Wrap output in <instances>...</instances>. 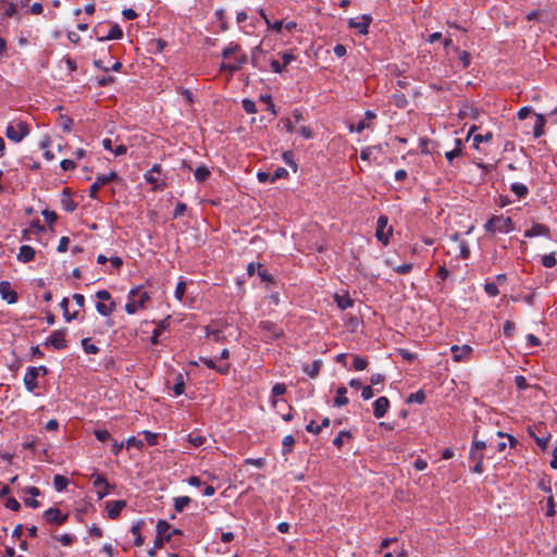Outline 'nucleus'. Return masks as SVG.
Returning a JSON list of instances; mask_svg holds the SVG:
<instances>
[{"label":"nucleus","instance_id":"obj_1","mask_svg":"<svg viewBox=\"0 0 557 557\" xmlns=\"http://www.w3.org/2000/svg\"><path fill=\"white\" fill-rule=\"evenodd\" d=\"M171 525L165 520H159L156 527V539L153 542V547L148 549L147 554L150 557H154L157 554V549L163 548L164 544L171 540L170 533Z\"/></svg>","mask_w":557,"mask_h":557},{"label":"nucleus","instance_id":"obj_2","mask_svg":"<svg viewBox=\"0 0 557 557\" xmlns=\"http://www.w3.org/2000/svg\"><path fill=\"white\" fill-rule=\"evenodd\" d=\"M150 299L147 292H140V287H133L128 293V301L125 305V311L128 314H134L138 309L145 307V304Z\"/></svg>","mask_w":557,"mask_h":557},{"label":"nucleus","instance_id":"obj_3","mask_svg":"<svg viewBox=\"0 0 557 557\" xmlns=\"http://www.w3.org/2000/svg\"><path fill=\"white\" fill-rule=\"evenodd\" d=\"M486 232L490 233H510L515 228L513 221L509 216L493 215L484 225Z\"/></svg>","mask_w":557,"mask_h":557},{"label":"nucleus","instance_id":"obj_4","mask_svg":"<svg viewBox=\"0 0 557 557\" xmlns=\"http://www.w3.org/2000/svg\"><path fill=\"white\" fill-rule=\"evenodd\" d=\"M258 329L263 337L264 342H271L281 338L284 335V331L276 323L264 320L260 321Z\"/></svg>","mask_w":557,"mask_h":557},{"label":"nucleus","instance_id":"obj_5","mask_svg":"<svg viewBox=\"0 0 557 557\" xmlns=\"http://www.w3.org/2000/svg\"><path fill=\"white\" fill-rule=\"evenodd\" d=\"M29 134V127L26 122L17 121L15 123H10L5 129V136L14 141L20 143Z\"/></svg>","mask_w":557,"mask_h":557},{"label":"nucleus","instance_id":"obj_6","mask_svg":"<svg viewBox=\"0 0 557 557\" xmlns=\"http://www.w3.org/2000/svg\"><path fill=\"white\" fill-rule=\"evenodd\" d=\"M543 429V423L534 426H528V433L535 441L536 445L544 451L547 448L552 434L546 431L542 432Z\"/></svg>","mask_w":557,"mask_h":557},{"label":"nucleus","instance_id":"obj_7","mask_svg":"<svg viewBox=\"0 0 557 557\" xmlns=\"http://www.w3.org/2000/svg\"><path fill=\"white\" fill-rule=\"evenodd\" d=\"M94 478V486L97 488L98 499L104 498L112 490L115 488L113 484H110L106 476L101 473H98L97 470L91 474Z\"/></svg>","mask_w":557,"mask_h":557},{"label":"nucleus","instance_id":"obj_8","mask_svg":"<svg viewBox=\"0 0 557 557\" xmlns=\"http://www.w3.org/2000/svg\"><path fill=\"white\" fill-rule=\"evenodd\" d=\"M66 329L55 330L46 339L44 345L46 347L52 346L58 350L65 349L67 347V341L65 339Z\"/></svg>","mask_w":557,"mask_h":557},{"label":"nucleus","instance_id":"obj_9","mask_svg":"<svg viewBox=\"0 0 557 557\" xmlns=\"http://www.w3.org/2000/svg\"><path fill=\"white\" fill-rule=\"evenodd\" d=\"M119 175L116 172L111 171L108 174L98 175L96 182L89 187V197L92 199L97 198V194L102 185L109 184L114 180H117Z\"/></svg>","mask_w":557,"mask_h":557},{"label":"nucleus","instance_id":"obj_10","mask_svg":"<svg viewBox=\"0 0 557 557\" xmlns=\"http://www.w3.org/2000/svg\"><path fill=\"white\" fill-rule=\"evenodd\" d=\"M69 515L63 513L58 507H51L44 512V519L49 524L62 525L67 521Z\"/></svg>","mask_w":557,"mask_h":557},{"label":"nucleus","instance_id":"obj_11","mask_svg":"<svg viewBox=\"0 0 557 557\" xmlns=\"http://www.w3.org/2000/svg\"><path fill=\"white\" fill-rule=\"evenodd\" d=\"M161 174V165L153 164V166L145 173L144 177L147 183L154 185V189H163L166 184L164 182L159 183Z\"/></svg>","mask_w":557,"mask_h":557},{"label":"nucleus","instance_id":"obj_12","mask_svg":"<svg viewBox=\"0 0 557 557\" xmlns=\"http://www.w3.org/2000/svg\"><path fill=\"white\" fill-rule=\"evenodd\" d=\"M372 21L373 18L370 14H362L360 22L356 18H349L348 27L357 29L359 34L367 35L369 33V26Z\"/></svg>","mask_w":557,"mask_h":557},{"label":"nucleus","instance_id":"obj_13","mask_svg":"<svg viewBox=\"0 0 557 557\" xmlns=\"http://www.w3.org/2000/svg\"><path fill=\"white\" fill-rule=\"evenodd\" d=\"M267 53L262 50L261 45L255 47L251 51V64L260 71H267Z\"/></svg>","mask_w":557,"mask_h":557},{"label":"nucleus","instance_id":"obj_14","mask_svg":"<svg viewBox=\"0 0 557 557\" xmlns=\"http://www.w3.org/2000/svg\"><path fill=\"white\" fill-rule=\"evenodd\" d=\"M0 295L1 298L10 305L15 304L18 300V295L12 289L9 281L0 282Z\"/></svg>","mask_w":557,"mask_h":557},{"label":"nucleus","instance_id":"obj_15","mask_svg":"<svg viewBox=\"0 0 557 557\" xmlns=\"http://www.w3.org/2000/svg\"><path fill=\"white\" fill-rule=\"evenodd\" d=\"M450 351H451L453 360L456 362H460V361L467 360L470 357V355L472 352V347L469 345H463V346L454 345V346H451Z\"/></svg>","mask_w":557,"mask_h":557},{"label":"nucleus","instance_id":"obj_16","mask_svg":"<svg viewBox=\"0 0 557 557\" xmlns=\"http://www.w3.org/2000/svg\"><path fill=\"white\" fill-rule=\"evenodd\" d=\"M389 408V400L385 396L379 397L373 403V414L376 419L383 418Z\"/></svg>","mask_w":557,"mask_h":557},{"label":"nucleus","instance_id":"obj_17","mask_svg":"<svg viewBox=\"0 0 557 557\" xmlns=\"http://www.w3.org/2000/svg\"><path fill=\"white\" fill-rule=\"evenodd\" d=\"M38 373L35 370V367H28L26 373L24 375V384L28 392H34L38 387Z\"/></svg>","mask_w":557,"mask_h":557},{"label":"nucleus","instance_id":"obj_18","mask_svg":"<svg viewBox=\"0 0 557 557\" xmlns=\"http://www.w3.org/2000/svg\"><path fill=\"white\" fill-rule=\"evenodd\" d=\"M126 500H110L107 503L108 517L112 520L119 518L123 508L126 507Z\"/></svg>","mask_w":557,"mask_h":557},{"label":"nucleus","instance_id":"obj_19","mask_svg":"<svg viewBox=\"0 0 557 557\" xmlns=\"http://www.w3.org/2000/svg\"><path fill=\"white\" fill-rule=\"evenodd\" d=\"M199 361L202 362L209 369L215 370L220 374H227L230 372V363L216 364L213 359L207 357H200Z\"/></svg>","mask_w":557,"mask_h":557},{"label":"nucleus","instance_id":"obj_20","mask_svg":"<svg viewBox=\"0 0 557 557\" xmlns=\"http://www.w3.org/2000/svg\"><path fill=\"white\" fill-rule=\"evenodd\" d=\"M549 233L550 230L548 226L541 223H534L530 230L524 232V237L531 238L534 236H549Z\"/></svg>","mask_w":557,"mask_h":557},{"label":"nucleus","instance_id":"obj_21","mask_svg":"<svg viewBox=\"0 0 557 557\" xmlns=\"http://www.w3.org/2000/svg\"><path fill=\"white\" fill-rule=\"evenodd\" d=\"M144 520H138L136 523L132 525L131 532L135 536L134 539V545L136 547H140L145 543V537L141 535V530L145 527Z\"/></svg>","mask_w":557,"mask_h":557},{"label":"nucleus","instance_id":"obj_22","mask_svg":"<svg viewBox=\"0 0 557 557\" xmlns=\"http://www.w3.org/2000/svg\"><path fill=\"white\" fill-rule=\"evenodd\" d=\"M170 315L158 322L157 327L152 332L150 342L152 345L159 344V336L170 326Z\"/></svg>","mask_w":557,"mask_h":557},{"label":"nucleus","instance_id":"obj_23","mask_svg":"<svg viewBox=\"0 0 557 557\" xmlns=\"http://www.w3.org/2000/svg\"><path fill=\"white\" fill-rule=\"evenodd\" d=\"M61 205L66 212H73L77 208V203L71 198V189L67 187L62 191Z\"/></svg>","mask_w":557,"mask_h":557},{"label":"nucleus","instance_id":"obj_24","mask_svg":"<svg viewBox=\"0 0 557 557\" xmlns=\"http://www.w3.org/2000/svg\"><path fill=\"white\" fill-rule=\"evenodd\" d=\"M116 309V304L114 300H111L110 302L107 301H98L96 304V310L99 314L103 317L111 315Z\"/></svg>","mask_w":557,"mask_h":557},{"label":"nucleus","instance_id":"obj_25","mask_svg":"<svg viewBox=\"0 0 557 557\" xmlns=\"http://www.w3.org/2000/svg\"><path fill=\"white\" fill-rule=\"evenodd\" d=\"M36 255L35 249L32 246L23 245L20 248L17 259L23 263H27L34 260Z\"/></svg>","mask_w":557,"mask_h":557},{"label":"nucleus","instance_id":"obj_26","mask_svg":"<svg viewBox=\"0 0 557 557\" xmlns=\"http://www.w3.org/2000/svg\"><path fill=\"white\" fill-rule=\"evenodd\" d=\"M322 361L314 360L312 363H307L302 366V371L308 374L311 379H315L321 370Z\"/></svg>","mask_w":557,"mask_h":557},{"label":"nucleus","instance_id":"obj_27","mask_svg":"<svg viewBox=\"0 0 557 557\" xmlns=\"http://www.w3.org/2000/svg\"><path fill=\"white\" fill-rule=\"evenodd\" d=\"M386 224L387 218L385 215H381L377 220L376 238L384 245L388 243V236L384 233V227L386 226Z\"/></svg>","mask_w":557,"mask_h":557},{"label":"nucleus","instance_id":"obj_28","mask_svg":"<svg viewBox=\"0 0 557 557\" xmlns=\"http://www.w3.org/2000/svg\"><path fill=\"white\" fill-rule=\"evenodd\" d=\"M346 394H347L346 386L342 385V386L337 387L336 397L334 398L335 407H343L349 403L348 398L346 397Z\"/></svg>","mask_w":557,"mask_h":557},{"label":"nucleus","instance_id":"obj_29","mask_svg":"<svg viewBox=\"0 0 557 557\" xmlns=\"http://www.w3.org/2000/svg\"><path fill=\"white\" fill-rule=\"evenodd\" d=\"M334 301L336 302L337 307L342 310H346L347 308H350L354 306V300L349 297V295H338L336 294L334 296Z\"/></svg>","mask_w":557,"mask_h":557},{"label":"nucleus","instance_id":"obj_30","mask_svg":"<svg viewBox=\"0 0 557 557\" xmlns=\"http://www.w3.org/2000/svg\"><path fill=\"white\" fill-rule=\"evenodd\" d=\"M536 122L533 128V134L535 138L541 137L544 134L546 120L543 114H535Z\"/></svg>","mask_w":557,"mask_h":557},{"label":"nucleus","instance_id":"obj_31","mask_svg":"<svg viewBox=\"0 0 557 557\" xmlns=\"http://www.w3.org/2000/svg\"><path fill=\"white\" fill-rule=\"evenodd\" d=\"M187 441L194 447H200L207 443V437L199 433L191 432L188 434Z\"/></svg>","mask_w":557,"mask_h":557},{"label":"nucleus","instance_id":"obj_32","mask_svg":"<svg viewBox=\"0 0 557 557\" xmlns=\"http://www.w3.org/2000/svg\"><path fill=\"white\" fill-rule=\"evenodd\" d=\"M510 190L518 197V198H525L529 194V188L522 184V183H512L510 186Z\"/></svg>","mask_w":557,"mask_h":557},{"label":"nucleus","instance_id":"obj_33","mask_svg":"<svg viewBox=\"0 0 557 557\" xmlns=\"http://www.w3.org/2000/svg\"><path fill=\"white\" fill-rule=\"evenodd\" d=\"M191 503V498L188 496H178L174 498V510L176 512H183L185 507Z\"/></svg>","mask_w":557,"mask_h":557},{"label":"nucleus","instance_id":"obj_34","mask_svg":"<svg viewBox=\"0 0 557 557\" xmlns=\"http://www.w3.org/2000/svg\"><path fill=\"white\" fill-rule=\"evenodd\" d=\"M295 438L293 435H286L282 441V455L286 456L293 451Z\"/></svg>","mask_w":557,"mask_h":557},{"label":"nucleus","instance_id":"obj_35","mask_svg":"<svg viewBox=\"0 0 557 557\" xmlns=\"http://www.w3.org/2000/svg\"><path fill=\"white\" fill-rule=\"evenodd\" d=\"M197 182L202 183L210 176V170L206 165L198 166L194 172Z\"/></svg>","mask_w":557,"mask_h":557},{"label":"nucleus","instance_id":"obj_36","mask_svg":"<svg viewBox=\"0 0 557 557\" xmlns=\"http://www.w3.org/2000/svg\"><path fill=\"white\" fill-rule=\"evenodd\" d=\"M53 485L58 492H62L63 490H65L67 487L69 479L65 478L64 475L55 474L53 476Z\"/></svg>","mask_w":557,"mask_h":557},{"label":"nucleus","instance_id":"obj_37","mask_svg":"<svg viewBox=\"0 0 557 557\" xmlns=\"http://www.w3.org/2000/svg\"><path fill=\"white\" fill-rule=\"evenodd\" d=\"M173 392L175 396H180L185 392V382L182 373H178L175 377V384L173 386Z\"/></svg>","mask_w":557,"mask_h":557},{"label":"nucleus","instance_id":"obj_38","mask_svg":"<svg viewBox=\"0 0 557 557\" xmlns=\"http://www.w3.org/2000/svg\"><path fill=\"white\" fill-rule=\"evenodd\" d=\"M344 438H347V440L352 438L351 432L350 431H346V430L341 431L338 433V435L333 440V445L336 448L341 449L343 447V444H344Z\"/></svg>","mask_w":557,"mask_h":557},{"label":"nucleus","instance_id":"obj_39","mask_svg":"<svg viewBox=\"0 0 557 557\" xmlns=\"http://www.w3.org/2000/svg\"><path fill=\"white\" fill-rule=\"evenodd\" d=\"M392 99H393V103L399 108V109H404L407 107L408 104V100H407V97L405 96V94L403 92H395L392 95Z\"/></svg>","mask_w":557,"mask_h":557},{"label":"nucleus","instance_id":"obj_40","mask_svg":"<svg viewBox=\"0 0 557 557\" xmlns=\"http://www.w3.org/2000/svg\"><path fill=\"white\" fill-rule=\"evenodd\" d=\"M461 146H462L461 139H456V148H455V149H453V150H450V151H447V152L445 153V157H446V159H447L449 162H451L455 158H457V157L461 156V153H462V148H461Z\"/></svg>","mask_w":557,"mask_h":557},{"label":"nucleus","instance_id":"obj_41","mask_svg":"<svg viewBox=\"0 0 557 557\" xmlns=\"http://www.w3.org/2000/svg\"><path fill=\"white\" fill-rule=\"evenodd\" d=\"M123 37V30L119 24H113L110 30L107 33V40L121 39Z\"/></svg>","mask_w":557,"mask_h":557},{"label":"nucleus","instance_id":"obj_42","mask_svg":"<svg viewBox=\"0 0 557 557\" xmlns=\"http://www.w3.org/2000/svg\"><path fill=\"white\" fill-rule=\"evenodd\" d=\"M406 401L408 404L417 403L421 405L425 401V393L422 389H419L418 392L410 394Z\"/></svg>","mask_w":557,"mask_h":557},{"label":"nucleus","instance_id":"obj_43","mask_svg":"<svg viewBox=\"0 0 557 557\" xmlns=\"http://www.w3.org/2000/svg\"><path fill=\"white\" fill-rule=\"evenodd\" d=\"M258 276L262 282L274 283V277L271 273L268 272L267 269L263 268L261 263H258Z\"/></svg>","mask_w":557,"mask_h":557},{"label":"nucleus","instance_id":"obj_44","mask_svg":"<svg viewBox=\"0 0 557 557\" xmlns=\"http://www.w3.org/2000/svg\"><path fill=\"white\" fill-rule=\"evenodd\" d=\"M240 50V45L231 42L227 47L223 49L222 57L224 59H228L233 53L239 52Z\"/></svg>","mask_w":557,"mask_h":557},{"label":"nucleus","instance_id":"obj_45","mask_svg":"<svg viewBox=\"0 0 557 557\" xmlns=\"http://www.w3.org/2000/svg\"><path fill=\"white\" fill-rule=\"evenodd\" d=\"M104 27H106V23H99L92 29L97 40H99V41L107 40V33H106Z\"/></svg>","mask_w":557,"mask_h":557},{"label":"nucleus","instance_id":"obj_46","mask_svg":"<svg viewBox=\"0 0 557 557\" xmlns=\"http://www.w3.org/2000/svg\"><path fill=\"white\" fill-rule=\"evenodd\" d=\"M454 50L459 53V60L462 63V67L467 69L471 63V54L468 51H460L458 47H454Z\"/></svg>","mask_w":557,"mask_h":557},{"label":"nucleus","instance_id":"obj_47","mask_svg":"<svg viewBox=\"0 0 557 557\" xmlns=\"http://www.w3.org/2000/svg\"><path fill=\"white\" fill-rule=\"evenodd\" d=\"M492 138H493L492 132H487L484 135H482V134L474 135L473 136V146H474V148L478 149L479 145L481 143H487V141L492 140Z\"/></svg>","mask_w":557,"mask_h":557},{"label":"nucleus","instance_id":"obj_48","mask_svg":"<svg viewBox=\"0 0 557 557\" xmlns=\"http://www.w3.org/2000/svg\"><path fill=\"white\" fill-rule=\"evenodd\" d=\"M82 346L86 354L95 355L99 352V347L95 344H91L89 338L82 339Z\"/></svg>","mask_w":557,"mask_h":557},{"label":"nucleus","instance_id":"obj_49","mask_svg":"<svg viewBox=\"0 0 557 557\" xmlns=\"http://www.w3.org/2000/svg\"><path fill=\"white\" fill-rule=\"evenodd\" d=\"M284 162L293 169L294 172H297V163L294 160V152L288 150L283 153Z\"/></svg>","mask_w":557,"mask_h":557},{"label":"nucleus","instance_id":"obj_50","mask_svg":"<svg viewBox=\"0 0 557 557\" xmlns=\"http://www.w3.org/2000/svg\"><path fill=\"white\" fill-rule=\"evenodd\" d=\"M515 331H516V324L509 320L505 321L504 330H503L504 336L507 338H510L513 336Z\"/></svg>","mask_w":557,"mask_h":557},{"label":"nucleus","instance_id":"obj_51","mask_svg":"<svg viewBox=\"0 0 557 557\" xmlns=\"http://www.w3.org/2000/svg\"><path fill=\"white\" fill-rule=\"evenodd\" d=\"M557 263V259L554 253L544 255L542 257V264L545 268H554Z\"/></svg>","mask_w":557,"mask_h":557},{"label":"nucleus","instance_id":"obj_52","mask_svg":"<svg viewBox=\"0 0 557 557\" xmlns=\"http://www.w3.org/2000/svg\"><path fill=\"white\" fill-rule=\"evenodd\" d=\"M225 10L223 9H219L214 13L216 20L221 22V29L224 32L228 29V23L225 21Z\"/></svg>","mask_w":557,"mask_h":557},{"label":"nucleus","instance_id":"obj_53","mask_svg":"<svg viewBox=\"0 0 557 557\" xmlns=\"http://www.w3.org/2000/svg\"><path fill=\"white\" fill-rule=\"evenodd\" d=\"M94 435L99 442H106L108 440H111V434L107 430L96 429L94 431Z\"/></svg>","mask_w":557,"mask_h":557},{"label":"nucleus","instance_id":"obj_54","mask_svg":"<svg viewBox=\"0 0 557 557\" xmlns=\"http://www.w3.org/2000/svg\"><path fill=\"white\" fill-rule=\"evenodd\" d=\"M116 81V78L112 75H104L102 77H98L97 78V84L99 87H106V86H109V85H112L114 84Z\"/></svg>","mask_w":557,"mask_h":557},{"label":"nucleus","instance_id":"obj_55","mask_svg":"<svg viewBox=\"0 0 557 557\" xmlns=\"http://www.w3.org/2000/svg\"><path fill=\"white\" fill-rule=\"evenodd\" d=\"M45 221L51 226L58 219V215L54 211H51V210H48V209H45L42 212H41Z\"/></svg>","mask_w":557,"mask_h":557},{"label":"nucleus","instance_id":"obj_56","mask_svg":"<svg viewBox=\"0 0 557 557\" xmlns=\"http://www.w3.org/2000/svg\"><path fill=\"white\" fill-rule=\"evenodd\" d=\"M288 177V172L286 169L284 168H277L274 173L272 174L271 176V180L270 182L271 183H274L275 181L280 180V178H286Z\"/></svg>","mask_w":557,"mask_h":557},{"label":"nucleus","instance_id":"obj_57","mask_svg":"<svg viewBox=\"0 0 557 557\" xmlns=\"http://www.w3.org/2000/svg\"><path fill=\"white\" fill-rule=\"evenodd\" d=\"M368 366V360L367 358H363V357H359V356H356L354 358V368L357 370V371H362L367 368Z\"/></svg>","mask_w":557,"mask_h":557},{"label":"nucleus","instance_id":"obj_58","mask_svg":"<svg viewBox=\"0 0 557 557\" xmlns=\"http://www.w3.org/2000/svg\"><path fill=\"white\" fill-rule=\"evenodd\" d=\"M207 336L212 337L214 342H221L225 337L221 330H210L209 327H207Z\"/></svg>","mask_w":557,"mask_h":557},{"label":"nucleus","instance_id":"obj_59","mask_svg":"<svg viewBox=\"0 0 557 557\" xmlns=\"http://www.w3.org/2000/svg\"><path fill=\"white\" fill-rule=\"evenodd\" d=\"M484 290L491 297H496L499 294V289H498L497 285L493 282L486 283L484 285Z\"/></svg>","mask_w":557,"mask_h":557},{"label":"nucleus","instance_id":"obj_60","mask_svg":"<svg viewBox=\"0 0 557 557\" xmlns=\"http://www.w3.org/2000/svg\"><path fill=\"white\" fill-rule=\"evenodd\" d=\"M412 263H404L393 267V270L400 275L408 274L412 270Z\"/></svg>","mask_w":557,"mask_h":557},{"label":"nucleus","instance_id":"obj_61","mask_svg":"<svg viewBox=\"0 0 557 557\" xmlns=\"http://www.w3.org/2000/svg\"><path fill=\"white\" fill-rule=\"evenodd\" d=\"M185 292H186V283L184 281H180L177 283L175 292H174L175 298L178 300H182Z\"/></svg>","mask_w":557,"mask_h":557},{"label":"nucleus","instance_id":"obj_62","mask_svg":"<svg viewBox=\"0 0 557 557\" xmlns=\"http://www.w3.org/2000/svg\"><path fill=\"white\" fill-rule=\"evenodd\" d=\"M242 104H243V109L247 113H256L257 112V108H256L255 101H252L250 99H244Z\"/></svg>","mask_w":557,"mask_h":557},{"label":"nucleus","instance_id":"obj_63","mask_svg":"<svg viewBox=\"0 0 557 557\" xmlns=\"http://www.w3.org/2000/svg\"><path fill=\"white\" fill-rule=\"evenodd\" d=\"M144 436H145V440L148 443V445L154 446L158 444V434L157 433H153L150 431H145Z\"/></svg>","mask_w":557,"mask_h":557},{"label":"nucleus","instance_id":"obj_64","mask_svg":"<svg viewBox=\"0 0 557 557\" xmlns=\"http://www.w3.org/2000/svg\"><path fill=\"white\" fill-rule=\"evenodd\" d=\"M7 8L3 12V15L7 17H13L17 13L16 4L13 2L7 1Z\"/></svg>","mask_w":557,"mask_h":557}]
</instances>
